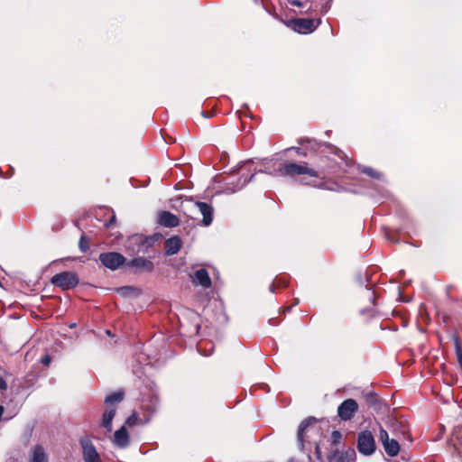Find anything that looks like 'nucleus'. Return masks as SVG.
I'll return each instance as SVG.
<instances>
[{
  "instance_id": "f257e3e1",
  "label": "nucleus",
  "mask_w": 462,
  "mask_h": 462,
  "mask_svg": "<svg viewBox=\"0 0 462 462\" xmlns=\"http://www.w3.org/2000/svg\"><path fill=\"white\" fill-rule=\"evenodd\" d=\"M181 210L191 219H197L198 215L202 216V224L206 226H209L213 220V208L205 202H198L193 199H186L181 203Z\"/></svg>"
},
{
  "instance_id": "f03ea898",
  "label": "nucleus",
  "mask_w": 462,
  "mask_h": 462,
  "mask_svg": "<svg viewBox=\"0 0 462 462\" xmlns=\"http://www.w3.org/2000/svg\"><path fill=\"white\" fill-rule=\"evenodd\" d=\"M278 174L281 176H295L308 174L311 177H318L317 171L311 168L307 167L306 163L298 164L295 162L284 163L278 170Z\"/></svg>"
},
{
  "instance_id": "7ed1b4c3",
  "label": "nucleus",
  "mask_w": 462,
  "mask_h": 462,
  "mask_svg": "<svg viewBox=\"0 0 462 462\" xmlns=\"http://www.w3.org/2000/svg\"><path fill=\"white\" fill-rule=\"evenodd\" d=\"M51 283L63 291H67L78 285L79 278L75 273L62 272L51 278Z\"/></svg>"
},
{
  "instance_id": "20e7f679",
  "label": "nucleus",
  "mask_w": 462,
  "mask_h": 462,
  "mask_svg": "<svg viewBox=\"0 0 462 462\" xmlns=\"http://www.w3.org/2000/svg\"><path fill=\"white\" fill-rule=\"evenodd\" d=\"M99 261L101 263L110 269L117 270L120 266L125 263V257L116 252L103 253L99 255Z\"/></svg>"
},
{
  "instance_id": "39448f33",
  "label": "nucleus",
  "mask_w": 462,
  "mask_h": 462,
  "mask_svg": "<svg viewBox=\"0 0 462 462\" xmlns=\"http://www.w3.org/2000/svg\"><path fill=\"white\" fill-rule=\"evenodd\" d=\"M357 448L364 455H371L375 450V443L373 434L365 430L360 432L357 439Z\"/></svg>"
},
{
  "instance_id": "423d86ee",
  "label": "nucleus",
  "mask_w": 462,
  "mask_h": 462,
  "mask_svg": "<svg viewBox=\"0 0 462 462\" xmlns=\"http://www.w3.org/2000/svg\"><path fill=\"white\" fill-rule=\"evenodd\" d=\"M320 21L310 18H297L291 21L292 29L300 33H308L313 32L319 24Z\"/></svg>"
},
{
  "instance_id": "0eeeda50",
  "label": "nucleus",
  "mask_w": 462,
  "mask_h": 462,
  "mask_svg": "<svg viewBox=\"0 0 462 462\" xmlns=\"http://www.w3.org/2000/svg\"><path fill=\"white\" fill-rule=\"evenodd\" d=\"M379 439L382 441L383 448L387 455L394 457L399 453V440L397 439H390L389 434L385 430H380Z\"/></svg>"
},
{
  "instance_id": "6e6552de",
  "label": "nucleus",
  "mask_w": 462,
  "mask_h": 462,
  "mask_svg": "<svg viewBox=\"0 0 462 462\" xmlns=\"http://www.w3.org/2000/svg\"><path fill=\"white\" fill-rule=\"evenodd\" d=\"M358 410V404L354 399L345 400L337 408V415L343 420H349Z\"/></svg>"
},
{
  "instance_id": "1a4fd4ad",
  "label": "nucleus",
  "mask_w": 462,
  "mask_h": 462,
  "mask_svg": "<svg viewBox=\"0 0 462 462\" xmlns=\"http://www.w3.org/2000/svg\"><path fill=\"white\" fill-rule=\"evenodd\" d=\"M80 444L82 447L83 459L85 462H102L95 446L88 439H81Z\"/></svg>"
},
{
  "instance_id": "9d476101",
  "label": "nucleus",
  "mask_w": 462,
  "mask_h": 462,
  "mask_svg": "<svg viewBox=\"0 0 462 462\" xmlns=\"http://www.w3.org/2000/svg\"><path fill=\"white\" fill-rule=\"evenodd\" d=\"M316 421L317 420L315 418L310 417L300 423L298 430V440L300 442L301 448H303V443L305 441V439L309 437V431H319V430L315 426Z\"/></svg>"
},
{
  "instance_id": "9b49d317",
  "label": "nucleus",
  "mask_w": 462,
  "mask_h": 462,
  "mask_svg": "<svg viewBox=\"0 0 462 462\" xmlns=\"http://www.w3.org/2000/svg\"><path fill=\"white\" fill-rule=\"evenodd\" d=\"M128 266L134 268L137 272H147L151 273L154 269V264L151 260L137 257L126 263Z\"/></svg>"
},
{
  "instance_id": "f8f14e48",
  "label": "nucleus",
  "mask_w": 462,
  "mask_h": 462,
  "mask_svg": "<svg viewBox=\"0 0 462 462\" xmlns=\"http://www.w3.org/2000/svg\"><path fill=\"white\" fill-rule=\"evenodd\" d=\"M390 430L393 434V436L398 439L399 440H402L403 439H409V427L402 421L394 420L392 422L390 426Z\"/></svg>"
},
{
  "instance_id": "ddd939ff",
  "label": "nucleus",
  "mask_w": 462,
  "mask_h": 462,
  "mask_svg": "<svg viewBox=\"0 0 462 462\" xmlns=\"http://www.w3.org/2000/svg\"><path fill=\"white\" fill-rule=\"evenodd\" d=\"M182 246V241L178 236L168 238L164 243L165 254L168 255L176 254Z\"/></svg>"
},
{
  "instance_id": "4468645a",
  "label": "nucleus",
  "mask_w": 462,
  "mask_h": 462,
  "mask_svg": "<svg viewBox=\"0 0 462 462\" xmlns=\"http://www.w3.org/2000/svg\"><path fill=\"white\" fill-rule=\"evenodd\" d=\"M159 223L166 227H174L179 225V218L169 211H162L159 214Z\"/></svg>"
},
{
  "instance_id": "2eb2a0df",
  "label": "nucleus",
  "mask_w": 462,
  "mask_h": 462,
  "mask_svg": "<svg viewBox=\"0 0 462 462\" xmlns=\"http://www.w3.org/2000/svg\"><path fill=\"white\" fill-rule=\"evenodd\" d=\"M30 462H49L45 449L41 445H35L29 454Z\"/></svg>"
},
{
  "instance_id": "dca6fc26",
  "label": "nucleus",
  "mask_w": 462,
  "mask_h": 462,
  "mask_svg": "<svg viewBox=\"0 0 462 462\" xmlns=\"http://www.w3.org/2000/svg\"><path fill=\"white\" fill-rule=\"evenodd\" d=\"M114 442L120 448H125L128 445L129 438L127 430L125 426L121 427L118 430L115 432Z\"/></svg>"
},
{
  "instance_id": "f3484780",
  "label": "nucleus",
  "mask_w": 462,
  "mask_h": 462,
  "mask_svg": "<svg viewBox=\"0 0 462 462\" xmlns=\"http://www.w3.org/2000/svg\"><path fill=\"white\" fill-rule=\"evenodd\" d=\"M116 409L115 406H109L104 412L102 418V426L110 432L112 430V420L116 415Z\"/></svg>"
},
{
  "instance_id": "a211bd4d",
  "label": "nucleus",
  "mask_w": 462,
  "mask_h": 462,
  "mask_svg": "<svg viewBox=\"0 0 462 462\" xmlns=\"http://www.w3.org/2000/svg\"><path fill=\"white\" fill-rule=\"evenodd\" d=\"M194 278L196 279L197 283L204 288H209L211 286V279L206 269L202 268L196 271L194 273Z\"/></svg>"
},
{
  "instance_id": "6ab92c4d",
  "label": "nucleus",
  "mask_w": 462,
  "mask_h": 462,
  "mask_svg": "<svg viewBox=\"0 0 462 462\" xmlns=\"http://www.w3.org/2000/svg\"><path fill=\"white\" fill-rule=\"evenodd\" d=\"M124 395L125 392L123 390L113 393L105 399V403L113 406L112 404L120 402L123 400Z\"/></svg>"
},
{
  "instance_id": "aec40b11",
  "label": "nucleus",
  "mask_w": 462,
  "mask_h": 462,
  "mask_svg": "<svg viewBox=\"0 0 462 462\" xmlns=\"http://www.w3.org/2000/svg\"><path fill=\"white\" fill-rule=\"evenodd\" d=\"M132 241L134 244L139 245V248L137 249V253H145V250H143L141 246H151L152 245V239L151 238H143L141 236H135L132 237Z\"/></svg>"
},
{
  "instance_id": "412c9836",
  "label": "nucleus",
  "mask_w": 462,
  "mask_h": 462,
  "mask_svg": "<svg viewBox=\"0 0 462 462\" xmlns=\"http://www.w3.org/2000/svg\"><path fill=\"white\" fill-rule=\"evenodd\" d=\"M79 248L82 252H87L89 248V241L86 238L85 236H82L79 240Z\"/></svg>"
},
{
  "instance_id": "4be33fe9",
  "label": "nucleus",
  "mask_w": 462,
  "mask_h": 462,
  "mask_svg": "<svg viewBox=\"0 0 462 462\" xmlns=\"http://www.w3.org/2000/svg\"><path fill=\"white\" fill-rule=\"evenodd\" d=\"M363 172L372 178H374V179H379L381 174L379 172H377L375 170L372 169V168H365L363 170Z\"/></svg>"
},
{
  "instance_id": "5701e85b",
  "label": "nucleus",
  "mask_w": 462,
  "mask_h": 462,
  "mask_svg": "<svg viewBox=\"0 0 462 462\" xmlns=\"http://www.w3.org/2000/svg\"><path fill=\"white\" fill-rule=\"evenodd\" d=\"M331 439H332L333 444L336 445L340 442V440L342 439V434L337 430H334L331 434Z\"/></svg>"
},
{
  "instance_id": "b1692460",
  "label": "nucleus",
  "mask_w": 462,
  "mask_h": 462,
  "mask_svg": "<svg viewBox=\"0 0 462 462\" xmlns=\"http://www.w3.org/2000/svg\"><path fill=\"white\" fill-rule=\"evenodd\" d=\"M138 420V417L135 413H133L126 420V423L129 426L134 425L136 423V420Z\"/></svg>"
},
{
  "instance_id": "393cba45",
  "label": "nucleus",
  "mask_w": 462,
  "mask_h": 462,
  "mask_svg": "<svg viewBox=\"0 0 462 462\" xmlns=\"http://www.w3.org/2000/svg\"><path fill=\"white\" fill-rule=\"evenodd\" d=\"M51 358L50 356L46 355L42 358V363L44 365H49L51 364Z\"/></svg>"
},
{
  "instance_id": "a878e982",
  "label": "nucleus",
  "mask_w": 462,
  "mask_h": 462,
  "mask_svg": "<svg viewBox=\"0 0 462 462\" xmlns=\"http://www.w3.org/2000/svg\"><path fill=\"white\" fill-rule=\"evenodd\" d=\"M7 389V383L5 380L0 376V390H6Z\"/></svg>"
},
{
  "instance_id": "bb28decb",
  "label": "nucleus",
  "mask_w": 462,
  "mask_h": 462,
  "mask_svg": "<svg viewBox=\"0 0 462 462\" xmlns=\"http://www.w3.org/2000/svg\"><path fill=\"white\" fill-rule=\"evenodd\" d=\"M115 221H116V216H115V215H113V216L111 217V218H110L109 222L106 224V226H112V225L115 223Z\"/></svg>"
},
{
  "instance_id": "cd10ccee",
  "label": "nucleus",
  "mask_w": 462,
  "mask_h": 462,
  "mask_svg": "<svg viewBox=\"0 0 462 462\" xmlns=\"http://www.w3.org/2000/svg\"><path fill=\"white\" fill-rule=\"evenodd\" d=\"M152 410H154L156 405H157L158 400H157V398H154V400H152Z\"/></svg>"
},
{
  "instance_id": "c85d7f7f",
  "label": "nucleus",
  "mask_w": 462,
  "mask_h": 462,
  "mask_svg": "<svg viewBox=\"0 0 462 462\" xmlns=\"http://www.w3.org/2000/svg\"><path fill=\"white\" fill-rule=\"evenodd\" d=\"M316 453L319 456V446L316 447Z\"/></svg>"
},
{
  "instance_id": "c756f323",
  "label": "nucleus",
  "mask_w": 462,
  "mask_h": 462,
  "mask_svg": "<svg viewBox=\"0 0 462 462\" xmlns=\"http://www.w3.org/2000/svg\"><path fill=\"white\" fill-rule=\"evenodd\" d=\"M131 288H121L119 291L130 290Z\"/></svg>"
}]
</instances>
